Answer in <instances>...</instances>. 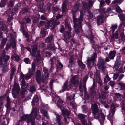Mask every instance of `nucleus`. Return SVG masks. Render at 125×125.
I'll return each mask as SVG.
<instances>
[{
    "label": "nucleus",
    "mask_w": 125,
    "mask_h": 125,
    "mask_svg": "<svg viewBox=\"0 0 125 125\" xmlns=\"http://www.w3.org/2000/svg\"><path fill=\"white\" fill-rule=\"evenodd\" d=\"M79 89L80 92H82L83 91V89L82 88V82L81 81L80 82Z\"/></svg>",
    "instance_id": "13d9d810"
},
{
    "label": "nucleus",
    "mask_w": 125,
    "mask_h": 125,
    "mask_svg": "<svg viewBox=\"0 0 125 125\" xmlns=\"http://www.w3.org/2000/svg\"><path fill=\"white\" fill-rule=\"evenodd\" d=\"M36 62L33 61L31 64V69L33 71H35L36 67Z\"/></svg>",
    "instance_id": "ea45409f"
},
{
    "label": "nucleus",
    "mask_w": 125,
    "mask_h": 125,
    "mask_svg": "<svg viewBox=\"0 0 125 125\" xmlns=\"http://www.w3.org/2000/svg\"><path fill=\"white\" fill-rule=\"evenodd\" d=\"M83 8L85 10H87L89 13L91 18H92L93 16V15L90 12L89 9L90 8L88 6V4L86 3H84L83 4Z\"/></svg>",
    "instance_id": "dca6fc26"
},
{
    "label": "nucleus",
    "mask_w": 125,
    "mask_h": 125,
    "mask_svg": "<svg viewBox=\"0 0 125 125\" xmlns=\"http://www.w3.org/2000/svg\"><path fill=\"white\" fill-rule=\"evenodd\" d=\"M93 83L90 89L89 92L90 94L93 96H95L96 94V92L94 91V89L95 87L96 86L95 84V79L94 78L93 79Z\"/></svg>",
    "instance_id": "9b49d317"
},
{
    "label": "nucleus",
    "mask_w": 125,
    "mask_h": 125,
    "mask_svg": "<svg viewBox=\"0 0 125 125\" xmlns=\"http://www.w3.org/2000/svg\"><path fill=\"white\" fill-rule=\"evenodd\" d=\"M122 111L123 114H125V103H123L122 105Z\"/></svg>",
    "instance_id": "de8ad7c7"
},
{
    "label": "nucleus",
    "mask_w": 125,
    "mask_h": 125,
    "mask_svg": "<svg viewBox=\"0 0 125 125\" xmlns=\"http://www.w3.org/2000/svg\"><path fill=\"white\" fill-rule=\"evenodd\" d=\"M16 70V69L15 66L14 65H11V72L15 73Z\"/></svg>",
    "instance_id": "6e6d98bb"
},
{
    "label": "nucleus",
    "mask_w": 125,
    "mask_h": 125,
    "mask_svg": "<svg viewBox=\"0 0 125 125\" xmlns=\"http://www.w3.org/2000/svg\"><path fill=\"white\" fill-rule=\"evenodd\" d=\"M11 58L13 59L14 58L15 60L17 61H18L20 59V57L17 55L16 54H14L11 57Z\"/></svg>",
    "instance_id": "473e14b6"
},
{
    "label": "nucleus",
    "mask_w": 125,
    "mask_h": 125,
    "mask_svg": "<svg viewBox=\"0 0 125 125\" xmlns=\"http://www.w3.org/2000/svg\"><path fill=\"white\" fill-rule=\"evenodd\" d=\"M124 0H115L113 1L112 3L113 4L116 3H119V4L122 3Z\"/></svg>",
    "instance_id": "603ef678"
},
{
    "label": "nucleus",
    "mask_w": 125,
    "mask_h": 125,
    "mask_svg": "<svg viewBox=\"0 0 125 125\" xmlns=\"http://www.w3.org/2000/svg\"><path fill=\"white\" fill-rule=\"evenodd\" d=\"M117 25L116 24L112 25H111V27L110 28L113 31V33L114 32L115 30L117 29Z\"/></svg>",
    "instance_id": "c03bdc74"
},
{
    "label": "nucleus",
    "mask_w": 125,
    "mask_h": 125,
    "mask_svg": "<svg viewBox=\"0 0 125 125\" xmlns=\"http://www.w3.org/2000/svg\"><path fill=\"white\" fill-rule=\"evenodd\" d=\"M65 26L67 31L69 32L66 31L64 34V38L65 39H69L71 37V33H70L71 31V28L70 25L66 21L65 22Z\"/></svg>",
    "instance_id": "0eeeda50"
},
{
    "label": "nucleus",
    "mask_w": 125,
    "mask_h": 125,
    "mask_svg": "<svg viewBox=\"0 0 125 125\" xmlns=\"http://www.w3.org/2000/svg\"><path fill=\"white\" fill-rule=\"evenodd\" d=\"M14 2L12 1H11L9 2V4L8 5V7H12L13 6Z\"/></svg>",
    "instance_id": "338daca9"
},
{
    "label": "nucleus",
    "mask_w": 125,
    "mask_h": 125,
    "mask_svg": "<svg viewBox=\"0 0 125 125\" xmlns=\"http://www.w3.org/2000/svg\"><path fill=\"white\" fill-rule=\"evenodd\" d=\"M118 84L121 86V90L125 89V85L122 82H119Z\"/></svg>",
    "instance_id": "37998d69"
},
{
    "label": "nucleus",
    "mask_w": 125,
    "mask_h": 125,
    "mask_svg": "<svg viewBox=\"0 0 125 125\" xmlns=\"http://www.w3.org/2000/svg\"><path fill=\"white\" fill-rule=\"evenodd\" d=\"M30 91L31 92H34L35 90V88L33 86H31L30 88Z\"/></svg>",
    "instance_id": "0e129e2a"
},
{
    "label": "nucleus",
    "mask_w": 125,
    "mask_h": 125,
    "mask_svg": "<svg viewBox=\"0 0 125 125\" xmlns=\"http://www.w3.org/2000/svg\"><path fill=\"white\" fill-rule=\"evenodd\" d=\"M55 60L56 59L54 57L51 58L50 59V61L51 62V64L52 65L53 64L54 62H55Z\"/></svg>",
    "instance_id": "69168bd1"
},
{
    "label": "nucleus",
    "mask_w": 125,
    "mask_h": 125,
    "mask_svg": "<svg viewBox=\"0 0 125 125\" xmlns=\"http://www.w3.org/2000/svg\"><path fill=\"white\" fill-rule=\"evenodd\" d=\"M81 121L83 125H91V122L90 121H89L88 123H87V121L84 119L81 120Z\"/></svg>",
    "instance_id": "c756f323"
},
{
    "label": "nucleus",
    "mask_w": 125,
    "mask_h": 125,
    "mask_svg": "<svg viewBox=\"0 0 125 125\" xmlns=\"http://www.w3.org/2000/svg\"><path fill=\"white\" fill-rule=\"evenodd\" d=\"M23 21L24 22L23 23V24H24L25 23L26 24H30L31 23V20L29 17L24 18L23 19Z\"/></svg>",
    "instance_id": "c85d7f7f"
},
{
    "label": "nucleus",
    "mask_w": 125,
    "mask_h": 125,
    "mask_svg": "<svg viewBox=\"0 0 125 125\" xmlns=\"http://www.w3.org/2000/svg\"><path fill=\"white\" fill-rule=\"evenodd\" d=\"M20 89L19 84L17 83H15L14 84L12 91L16 92L17 93L19 94Z\"/></svg>",
    "instance_id": "aec40b11"
},
{
    "label": "nucleus",
    "mask_w": 125,
    "mask_h": 125,
    "mask_svg": "<svg viewBox=\"0 0 125 125\" xmlns=\"http://www.w3.org/2000/svg\"><path fill=\"white\" fill-rule=\"evenodd\" d=\"M40 112L47 119H50L48 113L46 110L43 109H42L40 110Z\"/></svg>",
    "instance_id": "6ab92c4d"
},
{
    "label": "nucleus",
    "mask_w": 125,
    "mask_h": 125,
    "mask_svg": "<svg viewBox=\"0 0 125 125\" xmlns=\"http://www.w3.org/2000/svg\"><path fill=\"white\" fill-rule=\"evenodd\" d=\"M68 80H67L64 83V85L63 87V91H64L66 90H69L71 88V84H68Z\"/></svg>",
    "instance_id": "f3484780"
},
{
    "label": "nucleus",
    "mask_w": 125,
    "mask_h": 125,
    "mask_svg": "<svg viewBox=\"0 0 125 125\" xmlns=\"http://www.w3.org/2000/svg\"><path fill=\"white\" fill-rule=\"evenodd\" d=\"M116 10L118 13H120L122 12V10L119 6H117L116 9Z\"/></svg>",
    "instance_id": "052dcab7"
},
{
    "label": "nucleus",
    "mask_w": 125,
    "mask_h": 125,
    "mask_svg": "<svg viewBox=\"0 0 125 125\" xmlns=\"http://www.w3.org/2000/svg\"><path fill=\"white\" fill-rule=\"evenodd\" d=\"M110 80V79L108 75V74L104 78V83L105 84H106L107 82L109 81Z\"/></svg>",
    "instance_id": "79ce46f5"
},
{
    "label": "nucleus",
    "mask_w": 125,
    "mask_h": 125,
    "mask_svg": "<svg viewBox=\"0 0 125 125\" xmlns=\"http://www.w3.org/2000/svg\"><path fill=\"white\" fill-rule=\"evenodd\" d=\"M21 85L22 88H24L25 87V81L24 80H22L21 83Z\"/></svg>",
    "instance_id": "4d7b16f0"
},
{
    "label": "nucleus",
    "mask_w": 125,
    "mask_h": 125,
    "mask_svg": "<svg viewBox=\"0 0 125 125\" xmlns=\"http://www.w3.org/2000/svg\"><path fill=\"white\" fill-rule=\"evenodd\" d=\"M75 96V94H73L72 95H70L67 97L68 100H71L72 99H74V97Z\"/></svg>",
    "instance_id": "5fc2aeb1"
},
{
    "label": "nucleus",
    "mask_w": 125,
    "mask_h": 125,
    "mask_svg": "<svg viewBox=\"0 0 125 125\" xmlns=\"http://www.w3.org/2000/svg\"><path fill=\"white\" fill-rule=\"evenodd\" d=\"M45 79H47L49 76L48 70L46 68H44L43 69Z\"/></svg>",
    "instance_id": "bb28decb"
},
{
    "label": "nucleus",
    "mask_w": 125,
    "mask_h": 125,
    "mask_svg": "<svg viewBox=\"0 0 125 125\" xmlns=\"http://www.w3.org/2000/svg\"><path fill=\"white\" fill-rule=\"evenodd\" d=\"M46 35V33L44 31H42L41 32L40 34V37H44Z\"/></svg>",
    "instance_id": "bf43d9fd"
},
{
    "label": "nucleus",
    "mask_w": 125,
    "mask_h": 125,
    "mask_svg": "<svg viewBox=\"0 0 125 125\" xmlns=\"http://www.w3.org/2000/svg\"><path fill=\"white\" fill-rule=\"evenodd\" d=\"M65 29L64 26L62 25H61L60 28L59 29L60 32L62 33H63Z\"/></svg>",
    "instance_id": "a18cd8bd"
},
{
    "label": "nucleus",
    "mask_w": 125,
    "mask_h": 125,
    "mask_svg": "<svg viewBox=\"0 0 125 125\" xmlns=\"http://www.w3.org/2000/svg\"><path fill=\"white\" fill-rule=\"evenodd\" d=\"M97 54L94 53L91 57H88L87 60V64L88 68L93 67L94 65L95 59L97 58Z\"/></svg>",
    "instance_id": "20e7f679"
},
{
    "label": "nucleus",
    "mask_w": 125,
    "mask_h": 125,
    "mask_svg": "<svg viewBox=\"0 0 125 125\" xmlns=\"http://www.w3.org/2000/svg\"><path fill=\"white\" fill-rule=\"evenodd\" d=\"M78 116L81 120L84 119L85 117L84 115L81 114H79L78 115Z\"/></svg>",
    "instance_id": "8fccbe9b"
},
{
    "label": "nucleus",
    "mask_w": 125,
    "mask_h": 125,
    "mask_svg": "<svg viewBox=\"0 0 125 125\" xmlns=\"http://www.w3.org/2000/svg\"><path fill=\"white\" fill-rule=\"evenodd\" d=\"M119 67V64L117 62H115L114 65L113 67V68L116 70H117Z\"/></svg>",
    "instance_id": "09e8293b"
},
{
    "label": "nucleus",
    "mask_w": 125,
    "mask_h": 125,
    "mask_svg": "<svg viewBox=\"0 0 125 125\" xmlns=\"http://www.w3.org/2000/svg\"><path fill=\"white\" fill-rule=\"evenodd\" d=\"M33 48L32 50V55L35 56L36 58V61L37 62H38L41 60V56L40 54L39 50L37 51V53L36 55V51L37 49V46L36 45H34L33 46Z\"/></svg>",
    "instance_id": "39448f33"
},
{
    "label": "nucleus",
    "mask_w": 125,
    "mask_h": 125,
    "mask_svg": "<svg viewBox=\"0 0 125 125\" xmlns=\"http://www.w3.org/2000/svg\"><path fill=\"white\" fill-rule=\"evenodd\" d=\"M23 34L24 35L25 37L27 38V41H29V35L28 34L27 32H26V31H24L23 32H22Z\"/></svg>",
    "instance_id": "a19ab883"
},
{
    "label": "nucleus",
    "mask_w": 125,
    "mask_h": 125,
    "mask_svg": "<svg viewBox=\"0 0 125 125\" xmlns=\"http://www.w3.org/2000/svg\"><path fill=\"white\" fill-rule=\"evenodd\" d=\"M31 117L32 125H36L35 123V119L37 120L40 119L41 118V115L37 114V110L36 107L33 108L31 113Z\"/></svg>",
    "instance_id": "7ed1b4c3"
},
{
    "label": "nucleus",
    "mask_w": 125,
    "mask_h": 125,
    "mask_svg": "<svg viewBox=\"0 0 125 125\" xmlns=\"http://www.w3.org/2000/svg\"><path fill=\"white\" fill-rule=\"evenodd\" d=\"M116 52L114 51H111L110 52L108 57L109 58L111 59H113L115 56L116 54Z\"/></svg>",
    "instance_id": "b1692460"
},
{
    "label": "nucleus",
    "mask_w": 125,
    "mask_h": 125,
    "mask_svg": "<svg viewBox=\"0 0 125 125\" xmlns=\"http://www.w3.org/2000/svg\"><path fill=\"white\" fill-rule=\"evenodd\" d=\"M2 70L3 73H5L8 71V68L6 65H3L2 66Z\"/></svg>",
    "instance_id": "2f4dec72"
},
{
    "label": "nucleus",
    "mask_w": 125,
    "mask_h": 125,
    "mask_svg": "<svg viewBox=\"0 0 125 125\" xmlns=\"http://www.w3.org/2000/svg\"><path fill=\"white\" fill-rule=\"evenodd\" d=\"M53 20L52 19L49 21L46 22L45 26L46 28L47 29L49 28L50 27L53 25Z\"/></svg>",
    "instance_id": "5701e85b"
},
{
    "label": "nucleus",
    "mask_w": 125,
    "mask_h": 125,
    "mask_svg": "<svg viewBox=\"0 0 125 125\" xmlns=\"http://www.w3.org/2000/svg\"><path fill=\"white\" fill-rule=\"evenodd\" d=\"M101 104H103L104 106L106 108L109 107V106L104 101H100Z\"/></svg>",
    "instance_id": "3c124183"
},
{
    "label": "nucleus",
    "mask_w": 125,
    "mask_h": 125,
    "mask_svg": "<svg viewBox=\"0 0 125 125\" xmlns=\"http://www.w3.org/2000/svg\"><path fill=\"white\" fill-rule=\"evenodd\" d=\"M65 104L64 102L60 99H59L57 101V104L58 107L60 108V109L61 110L62 114L64 117L65 122L67 123L68 122H67L66 117L67 116L68 118L70 114V112L68 110H66L65 108L63 106V105H64Z\"/></svg>",
    "instance_id": "f03ea898"
},
{
    "label": "nucleus",
    "mask_w": 125,
    "mask_h": 125,
    "mask_svg": "<svg viewBox=\"0 0 125 125\" xmlns=\"http://www.w3.org/2000/svg\"><path fill=\"white\" fill-rule=\"evenodd\" d=\"M10 58V56L7 55H4V56H2V59H3V61L4 62L7 61Z\"/></svg>",
    "instance_id": "e433bc0d"
},
{
    "label": "nucleus",
    "mask_w": 125,
    "mask_h": 125,
    "mask_svg": "<svg viewBox=\"0 0 125 125\" xmlns=\"http://www.w3.org/2000/svg\"><path fill=\"white\" fill-rule=\"evenodd\" d=\"M118 105L117 104H115L113 103H112L111 105L110 111L109 115V116L111 115V116H112L114 115L116 107H118Z\"/></svg>",
    "instance_id": "f8f14e48"
},
{
    "label": "nucleus",
    "mask_w": 125,
    "mask_h": 125,
    "mask_svg": "<svg viewBox=\"0 0 125 125\" xmlns=\"http://www.w3.org/2000/svg\"><path fill=\"white\" fill-rule=\"evenodd\" d=\"M19 94H17V93L14 91H12V94L13 97L14 98H16L17 97V95H18Z\"/></svg>",
    "instance_id": "e2e57ef3"
},
{
    "label": "nucleus",
    "mask_w": 125,
    "mask_h": 125,
    "mask_svg": "<svg viewBox=\"0 0 125 125\" xmlns=\"http://www.w3.org/2000/svg\"><path fill=\"white\" fill-rule=\"evenodd\" d=\"M91 109L92 113L94 116L98 113V107L96 104H91Z\"/></svg>",
    "instance_id": "ddd939ff"
},
{
    "label": "nucleus",
    "mask_w": 125,
    "mask_h": 125,
    "mask_svg": "<svg viewBox=\"0 0 125 125\" xmlns=\"http://www.w3.org/2000/svg\"><path fill=\"white\" fill-rule=\"evenodd\" d=\"M79 5L78 4H76L74 5L73 9L72 10V12L73 14H75L76 12L79 9Z\"/></svg>",
    "instance_id": "cd10ccee"
},
{
    "label": "nucleus",
    "mask_w": 125,
    "mask_h": 125,
    "mask_svg": "<svg viewBox=\"0 0 125 125\" xmlns=\"http://www.w3.org/2000/svg\"><path fill=\"white\" fill-rule=\"evenodd\" d=\"M52 20H53V25L54 26H56L60 24V22H57L56 20H54L53 19H52Z\"/></svg>",
    "instance_id": "864d4df0"
},
{
    "label": "nucleus",
    "mask_w": 125,
    "mask_h": 125,
    "mask_svg": "<svg viewBox=\"0 0 125 125\" xmlns=\"http://www.w3.org/2000/svg\"><path fill=\"white\" fill-rule=\"evenodd\" d=\"M88 33V38H89L90 40V42L93 44V45H94V41L93 40V38L94 36L93 35L92 32V30L91 29H89L87 31Z\"/></svg>",
    "instance_id": "2eb2a0df"
},
{
    "label": "nucleus",
    "mask_w": 125,
    "mask_h": 125,
    "mask_svg": "<svg viewBox=\"0 0 125 125\" xmlns=\"http://www.w3.org/2000/svg\"><path fill=\"white\" fill-rule=\"evenodd\" d=\"M1 43L0 47L1 48H3L6 42L7 39H4Z\"/></svg>",
    "instance_id": "58836bf2"
},
{
    "label": "nucleus",
    "mask_w": 125,
    "mask_h": 125,
    "mask_svg": "<svg viewBox=\"0 0 125 125\" xmlns=\"http://www.w3.org/2000/svg\"><path fill=\"white\" fill-rule=\"evenodd\" d=\"M88 78V77L87 75H86L84 77L83 79V87L84 88V90L85 91L86 90V81Z\"/></svg>",
    "instance_id": "a878e982"
},
{
    "label": "nucleus",
    "mask_w": 125,
    "mask_h": 125,
    "mask_svg": "<svg viewBox=\"0 0 125 125\" xmlns=\"http://www.w3.org/2000/svg\"><path fill=\"white\" fill-rule=\"evenodd\" d=\"M47 48L48 49L52 51H53L55 49V48L54 44H50L47 46Z\"/></svg>",
    "instance_id": "72a5a7b5"
},
{
    "label": "nucleus",
    "mask_w": 125,
    "mask_h": 125,
    "mask_svg": "<svg viewBox=\"0 0 125 125\" xmlns=\"http://www.w3.org/2000/svg\"><path fill=\"white\" fill-rule=\"evenodd\" d=\"M11 46H12V48L15 49L16 48V43L14 37H11L9 40V42H8L7 43L5 47V49L7 51L8 50L10 47Z\"/></svg>",
    "instance_id": "6e6552de"
},
{
    "label": "nucleus",
    "mask_w": 125,
    "mask_h": 125,
    "mask_svg": "<svg viewBox=\"0 0 125 125\" xmlns=\"http://www.w3.org/2000/svg\"><path fill=\"white\" fill-rule=\"evenodd\" d=\"M41 74L40 70H37L36 72V78L38 83L40 84L42 83L46 84L47 83V80L45 79H42Z\"/></svg>",
    "instance_id": "1a4fd4ad"
},
{
    "label": "nucleus",
    "mask_w": 125,
    "mask_h": 125,
    "mask_svg": "<svg viewBox=\"0 0 125 125\" xmlns=\"http://www.w3.org/2000/svg\"><path fill=\"white\" fill-rule=\"evenodd\" d=\"M53 38V36L52 35L49 36L45 39V42L46 43H48L51 42Z\"/></svg>",
    "instance_id": "393cba45"
},
{
    "label": "nucleus",
    "mask_w": 125,
    "mask_h": 125,
    "mask_svg": "<svg viewBox=\"0 0 125 125\" xmlns=\"http://www.w3.org/2000/svg\"><path fill=\"white\" fill-rule=\"evenodd\" d=\"M26 119L27 122L28 123H31V114L30 115H23L21 117V119L19 121H18L20 123V122H22L23 121H25Z\"/></svg>",
    "instance_id": "9d476101"
},
{
    "label": "nucleus",
    "mask_w": 125,
    "mask_h": 125,
    "mask_svg": "<svg viewBox=\"0 0 125 125\" xmlns=\"http://www.w3.org/2000/svg\"><path fill=\"white\" fill-rule=\"evenodd\" d=\"M97 66L98 69L101 70L103 72H104L106 68L105 65V62L101 57H99V58Z\"/></svg>",
    "instance_id": "423d86ee"
},
{
    "label": "nucleus",
    "mask_w": 125,
    "mask_h": 125,
    "mask_svg": "<svg viewBox=\"0 0 125 125\" xmlns=\"http://www.w3.org/2000/svg\"><path fill=\"white\" fill-rule=\"evenodd\" d=\"M38 100V97L37 96L33 98L32 101L33 102H37Z\"/></svg>",
    "instance_id": "774afa93"
},
{
    "label": "nucleus",
    "mask_w": 125,
    "mask_h": 125,
    "mask_svg": "<svg viewBox=\"0 0 125 125\" xmlns=\"http://www.w3.org/2000/svg\"><path fill=\"white\" fill-rule=\"evenodd\" d=\"M103 17L104 15H101L98 17L97 21L98 25L100 24L103 22Z\"/></svg>",
    "instance_id": "4be33fe9"
},
{
    "label": "nucleus",
    "mask_w": 125,
    "mask_h": 125,
    "mask_svg": "<svg viewBox=\"0 0 125 125\" xmlns=\"http://www.w3.org/2000/svg\"><path fill=\"white\" fill-rule=\"evenodd\" d=\"M56 121L58 124V125H63V123L61 121V119L62 118L61 115H59L56 114Z\"/></svg>",
    "instance_id": "a211bd4d"
},
{
    "label": "nucleus",
    "mask_w": 125,
    "mask_h": 125,
    "mask_svg": "<svg viewBox=\"0 0 125 125\" xmlns=\"http://www.w3.org/2000/svg\"><path fill=\"white\" fill-rule=\"evenodd\" d=\"M10 98L9 97H7V103L6 105V106L7 108H9L10 107Z\"/></svg>",
    "instance_id": "c9c22d12"
},
{
    "label": "nucleus",
    "mask_w": 125,
    "mask_h": 125,
    "mask_svg": "<svg viewBox=\"0 0 125 125\" xmlns=\"http://www.w3.org/2000/svg\"><path fill=\"white\" fill-rule=\"evenodd\" d=\"M108 91L107 92H104V91H101V94L100 95L99 98L100 99H102V100H104L106 98V95L105 94L107 93H108Z\"/></svg>",
    "instance_id": "412c9836"
},
{
    "label": "nucleus",
    "mask_w": 125,
    "mask_h": 125,
    "mask_svg": "<svg viewBox=\"0 0 125 125\" xmlns=\"http://www.w3.org/2000/svg\"><path fill=\"white\" fill-rule=\"evenodd\" d=\"M62 13L65 12L66 10V5L65 1L63 2L62 4Z\"/></svg>",
    "instance_id": "7c9ffc66"
},
{
    "label": "nucleus",
    "mask_w": 125,
    "mask_h": 125,
    "mask_svg": "<svg viewBox=\"0 0 125 125\" xmlns=\"http://www.w3.org/2000/svg\"><path fill=\"white\" fill-rule=\"evenodd\" d=\"M118 31H116L114 34L113 35V37L112 38V39L114 40L116 39H117L118 38Z\"/></svg>",
    "instance_id": "4c0bfd02"
},
{
    "label": "nucleus",
    "mask_w": 125,
    "mask_h": 125,
    "mask_svg": "<svg viewBox=\"0 0 125 125\" xmlns=\"http://www.w3.org/2000/svg\"><path fill=\"white\" fill-rule=\"evenodd\" d=\"M39 21V19L37 17H34V18L33 22L34 23H37Z\"/></svg>",
    "instance_id": "680f3d73"
},
{
    "label": "nucleus",
    "mask_w": 125,
    "mask_h": 125,
    "mask_svg": "<svg viewBox=\"0 0 125 125\" xmlns=\"http://www.w3.org/2000/svg\"><path fill=\"white\" fill-rule=\"evenodd\" d=\"M52 6V4L50 3H48L45 6V9L46 10L49 11L50 10Z\"/></svg>",
    "instance_id": "f704fd0d"
},
{
    "label": "nucleus",
    "mask_w": 125,
    "mask_h": 125,
    "mask_svg": "<svg viewBox=\"0 0 125 125\" xmlns=\"http://www.w3.org/2000/svg\"><path fill=\"white\" fill-rule=\"evenodd\" d=\"M73 19L74 23V28L75 31L76 33L78 34L81 30L82 25L81 24L82 22L83 21V15L81 14L79 18L77 19L75 17V14H73L72 12Z\"/></svg>",
    "instance_id": "f257e3e1"
},
{
    "label": "nucleus",
    "mask_w": 125,
    "mask_h": 125,
    "mask_svg": "<svg viewBox=\"0 0 125 125\" xmlns=\"http://www.w3.org/2000/svg\"><path fill=\"white\" fill-rule=\"evenodd\" d=\"M119 17L120 19L122 21H125V17L124 15L122 14H120Z\"/></svg>",
    "instance_id": "49530a36"
},
{
    "label": "nucleus",
    "mask_w": 125,
    "mask_h": 125,
    "mask_svg": "<svg viewBox=\"0 0 125 125\" xmlns=\"http://www.w3.org/2000/svg\"><path fill=\"white\" fill-rule=\"evenodd\" d=\"M71 83L75 86H77L79 84V77L77 76H74L71 79Z\"/></svg>",
    "instance_id": "4468645a"
}]
</instances>
